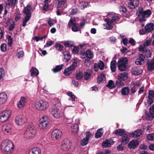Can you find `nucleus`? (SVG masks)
I'll return each instance as SVG.
<instances>
[{"mask_svg":"<svg viewBox=\"0 0 154 154\" xmlns=\"http://www.w3.org/2000/svg\"><path fill=\"white\" fill-rule=\"evenodd\" d=\"M14 146L13 142L10 140H5L2 143L0 149L1 151L8 154L11 153L14 150Z\"/></svg>","mask_w":154,"mask_h":154,"instance_id":"nucleus-1","label":"nucleus"},{"mask_svg":"<svg viewBox=\"0 0 154 154\" xmlns=\"http://www.w3.org/2000/svg\"><path fill=\"white\" fill-rule=\"evenodd\" d=\"M36 130L32 123H29L25 132L24 137L28 139L33 137L36 133Z\"/></svg>","mask_w":154,"mask_h":154,"instance_id":"nucleus-2","label":"nucleus"},{"mask_svg":"<svg viewBox=\"0 0 154 154\" xmlns=\"http://www.w3.org/2000/svg\"><path fill=\"white\" fill-rule=\"evenodd\" d=\"M128 59L126 57H122L119 59L117 64L118 69L120 71H124L127 69Z\"/></svg>","mask_w":154,"mask_h":154,"instance_id":"nucleus-3","label":"nucleus"},{"mask_svg":"<svg viewBox=\"0 0 154 154\" xmlns=\"http://www.w3.org/2000/svg\"><path fill=\"white\" fill-rule=\"evenodd\" d=\"M35 106L37 110L45 111L48 107V104L46 101L42 100L36 102Z\"/></svg>","mask_w":154,"mask_h":154,"instance_id":"nucleus-4","label":"nucleus"},{"mask_svg":"<svg viewBox=\"0 0 154 154\" xmlns=\"http://www.w3.org/2000/svg\"><path fill=\"white\" fill-rule=\"evenodd\" d=\"M11 114L10 110H4L0 113V122H3L8 119Z\"/></svg>","mask_w":154,"mask_h":154,"instance_id":"nucleus-5","label":"nucleus"},{"mask_svg":"<svg viewBox=\"0 0 154 154\" xmlns=\"http://www.w3.org/2000/svg\"><path fill=\"white\" fill-rule=\"evenodd\" d=\"M27 121L26 116L23 115H18L15 119L16 123L18 125H21L25 123Z\"/></svg>","mask_w":154,"mask_h":154,"instance_id":"nucleus-6","label":"nucleus"},{"mask_svg":"<svg viewBox=\"0 0 154 154\" xmlns=\"http://www.w3.org/2000/svg\"><path fill=\"white\" fill-rule=\"evenodd\" d=\"M62 135V131L58 129H55L51 133V137L54 140H59L61 138Z\"/></svg>","mask_w":154,"mask_h":154,"instance_id":"nucleus-7","label":"nucleus"},{"mask_svg":"<svg viewBox=\"0 0 154 154\" xmlns=\"http://www.w3.org/2000/svg\"><path fill=\"white\" fill-rule=\"evenodd\" d=\"M139 5V0H129L128 7L131 10L135 9Z\"/></svg>","mask_w":154,"mask_h":154,"instance_id":"nucleus-8","label":"nucleus"},{"mask_svg":"<svg viewBox=\"0 0 154 154\" xmlns=\"http://www.w3.org/2000/svg\"><path fill=\"white\" fill-rule=\"evenodd\" d=\"M60 108V107H58L51 109L52 114L54 118L59 119L62 116V113Z\"/></svg>","mask_w":154,"mask_h":154,"instance_id":"nucleus-9","label":"nucleus"},{"mask_svg":"<svg viewBox=\"0 0 154 154\" xmlns=\"http://www.w3.org/2000/svg\"><path fill=\"white\" fill-rule=\"evenodd\" d=\"M12 128V125L8 123L4 125L2 127V130L4 134H8L11 133Z\"/></svg>","mask_w":154,"mask_h":154,"instance_id":"nucleus-10","label":"nucleus"},{"mask_svg":"<svg viewBox=\"0 0 154 154\" xmlns=\"http://www.w3.org/2000/svg\"><path fill=\"white\" fill-rule=\"evenodd\" d=\"M64 50L65 51L63 52V55L64 56L63 61L65 62H68L71 58L70 54L69 51L70 49L69 48L67 49L66 48H65Z\"/></svg>","mask_w":154,"mask_h":154,"instance_id":"nucleus-11","label":"nucleus"},{"mask_svg":"<svg viewBox=\"0 0 154 154\" xmlns=\"http://www.w3.org/2000/svg\"><path fill=\"white\" fill-rule=\"evenodd\" d=\"M151 14V12L150 10H146L143 11L141 15L142 17L139 19V21L140 22L145 21V17H149Z\"/></svg>","mask_w":154,"mask_h":154,"instance_id":"nucleus-12","label":"nucleus"},{"mask_svg":"<svg viewBox=\"0 0 154 154\" xmlns=\"http://www.w3.org/2000/svg\"><path fill=\"white\" fill-rule=\"evenodd\" d=\"M139 144V142L138 140H133L128 143V147L131 149H134L138 146Z\"/></svg>","mask_w":154,"mask_h":154,"instance_id":"nucleus-13","label":"nucleus"},{"mask_svg":"<svg viewBox=\"0 0 154 154\" xmlns=\"http://www.w3.org/2000/svg\"><path fill=\"white\" fill-rule=\"evenodd\" d=\"M61 149L63 151H66L69 149V142L67 140H65L62 143L60 146Z\"/></svg>","mask_w":154,"mask_h":154,"instance_id":"nucleus-14","label":"nucleus"},{"mask_svg":"<svg viewBox=\"0 0 154 154\" xmlns=\"http://www.w3.org/2000/svg\"><path fill=\"white\" fill-rule=\"evenodd\" d=\"M114 143V142L112 139H108L103 142L102 145V147L103 148H106L109 147L112 145H113Z\"/></svg>","mask_w":154,"mask_h":154,"instance_id":"nucleus-15","label":"nucleus"},{"mask_svg":"<svg viewBox=\"0 0 154 154\" xmlns=\"http://www.w3.org/2000/svg\"><path fill=\"white\" fill-rule=\"evenodd\" d=\"M120 140L122 142V144L125 145L127 144L129 142V136L126 134H124L121 136Z\"/></svg>","mask_w":154,"mask_h":154,"instance_id":"nucleus-16","label":"nucleus"},{"mask_svg":"<svg viewBox=\"0 0 154 154\" xmlns=\"http://www.w3.org/2000/svg\"><path fill=\"white\" fill-rule=\"evenodd\" d=\"M151 40H147L143 43V45H140L138 48L139 51H142L145 49L148 48L146 46H149L151 43Z\"/></svg>","mask_w":154,"mask_h":154,"instance_id":"nucleus-17","label":"nucleus"},{"mask_svg":"<svg viewBox=\"0 0 154 154\" xmlns=\"http://www.w3.org/2000/svg\"><path fill=\"white\" fill-rule=\"evenodd\" d=\"M131 72L132 75H138L142 73V70L139 67H135L132 69Z\"/></svg>","mask_w":154,"mask_h":154,"instance_id":"nucleus-18","label":"nucleus"},{"mask_svg":"<svg viewBox=\"0 0 154 154\" xmlns=\"http://www.w3.org/2000/svg\"><path fill=\"white\" fill-rule=\"evenodd\" d=\"M31 7V5L29 4L24 8L23 11V13L26 14V16L31 17V12L30 11Z\"/></svg>","mask_w":154,"mask_h":154,"instance_id":"nucleus-19","label":"nucleus"},{"mask_svg":"<svg viewBox=\"0 0 154 154\" xmlns=\"http://www.w3.org/2000/svg\"><path fill=\"white\" fill-rule=\"evenodd\" d=\"M26 102V99L24 97L21 98L20 100L17 103V106L20 108H22L25 105Z\"/></svg>","mask_w":154,"mask_h":154,"instance_id":"nucleus-20","label":"nucleus"},{"mask_svg":"<svg viewBox=\"0 0 154 154\" xmlns=\"http://www.w3.org/2000/svg\"><path fill=\"white\" fill-rule=\"evenodd\" d=\"M28 154H41V150L39 148L34 147L29 150Z\"/></svg>","mask_w":154,"mask_h":154,"instance_id":"nucleus-21","label":"nucleus"},{"mask_svg":"<svg viewBox=\"0 0 154 154\" xmlns=\"http://www.w3.org/2000/svg\"><path fill=\"white\" fill-rule=\"evenodd\" d=\"M142 133V131L140 129H139L136 130L134 132H132L130 133V136L131 137L137 138L140 137Z\"/></svg>","mask_w":154,"mask_h":154,"instance_id":"nucleus-22","label":"nucleus"},{"mask_svg":"<svg viewBox=\"0 0 154 154\" xmlns=\"http://www.w3.org/2000/svg\"><path fill=\"white\" fill-rule=\"evenodd\" d=\"M81 54L83 55H85L88 58L92 59L93 57V53L90 50H88L86 52L82 53L81 52Z\"/></svg>","mask_w":154,"mask_h":154,"instance_id":"nucleus-23","label":"nucleus"},{"mask_svg":"<svg viewBox=\"0 0 154 154\" xmlns=\"http://www.w3.org/2000/svg\"><path fill=\"white\" fill-rule=\"evenodd\" d=\"M7 99V95L5 93L0 94V104H3L4 103Z\"/></svg>","mask_w":154,"mask_h":154,"instance_id":"nucleus-24","label":"nucleus"},{"mask_svg":"<svg viewBox=\"0 0 154 154\" xmlns=\"http://www.w3.org/2000/svg\"><path fill=\"white\" fill-rule=\"evenodd\" d=\"M147 69L149 71L154 70V58L152 59L150 62L147 63Z\"/></svg>","mask_w":154,"mask_h":154,"instance_id":"nucleus-25","label":"nucleus"},{"mask_svg":"<svg viewBox=\"0 0 154 154\" xmlns=\"http://www.w3.org/2000/svg\"><path fill=\"white\" fill-rule=\"evenodd\" d=\"M31 76L32 77H36L39 74L38 70L36 68L32 67L30 70Z\"/></svg>","mask_w":154,"mask_h":154,"instance_id":"nucleus-26","label":"nucleus"},{"mask_svg":"<svg viewBox=\"0 0 154 154\" xmlns=\"http://www.w3.org/2000/svg\"><path fill=\"white\" fill-rule=\"evenodd\" d=\"M130 89L128 87H125L122 88L121 90V93L122 95H126L128 94Z\"/></svg>","mask_w":154,"mask_h":154,"instance_id":"nucleus-27","label":"nucleus"},{"mask_svg":"<svg viewBox=\"0 0 154 154\" xmlns=\"http://www.w3.org/2000/svg\"><path fill=\"white\" fill-rule=\"evenodd\" d=\"M139 51L142 52L143 54H145V56L147 58L151 56L152 53L148 48L145 49L143 50Z\"/></svg>","mask_w":154,"mask_h":154,"instance_id":"nucleus-28","label":"nucleus"},{"mask_svg":"<svg viewBox=\"0 0 154 154\" xmlns=\"http://www.w3.org/2000/svg\"><path fill=\"white\" fill-rule=\"evenodd\" d=\"M128 78V75L125 72H123L120 74L118 76V79L123 81H125L127 80Z\"/></svg>","mask_w":154,"mask_h":154,"instance_id":"nucleus-29","label":"nucleus"},{"mask_svg":"<svg viewBox=\"0 0 154 154\" xmlns=\"http://www.w3.org/2000/svg\"><path fill=\"white\" fill-rule=\"evenodd\" d=\"M71 128V131L72 133H76L79 129V125L77 124H74L72 125Z\"/></svg>","mask_w":154,"mask_h":154,"instance_id":"nucleus-30","label":"nucleus"},{"mask_svg":"<svg viewBox=\"0 0 154 154\" xmlns=\"http://www.w3.org/2000/svg\"><path fill=\"white\" fill-rule=\"evenodd\" d=\"M116 61L115 60H112L110 63V69L112 72L116 71Z\"/></svg>","mask_w":154,"mask_h":154,"instance_id":"nucleus-31","label":"nucleus"},{"mask_svg":"<svg viewBox=\"0 0 154 154\" xmlns=\"http://www.w3.org/2000/svg\"><path fill=\"white\" fill-rule=\"evenodd\" d=\"M106 86L110 89H112L116 87L114 82L112 80H109L107 84L106 85Z\"/></svg>","mask_w":154,"mask_h":154,"instance_id":"nucleus-32","label":"nucleus"},{"mask_svg":"<svg viewBox=\"0 0 154 154\" xmlns=\"http://www.w3.org/2000/svg\"><path fill=\"white\" fill-rule=\"evenodd\" d=\"M47 122H44L41 121L39 124V127L42 130L46 129L49 124Z\"/></svg>","mask_w":154,"mask_h":154,"instance_id":"nucleus-33","label":"nucleus"},{"mask_svg":"<svg viewBox=\"0 0 154 154\" xmlns=\"http://www.w3.org/2000/svg\"><path fill=\"white\" fill-rule=\"evenodd\" d=\"M154 27V25L153 23H151L149 26L146 25L144 28L146 29L147 33L151 32L153 30Z\"/></svg>","mask_w":154,"mask_h":154,"instance_id":"nucleus-34","label":"nucleus"},{"mask_svg":"<svg viewBox=\"0 0 154 154\" xmlns=\"http://www.w3.org/2000/svg\"><path fill=\"white\" fill-rule=\"evenodd\" d=\"M63 64L57 66L55 67L52 69L54 73H56L60 71L63 68Z\"/></svg>","mask_w":154,"mask_h":154,"instance_id":"nucleus-35","label":"nucleus"},{"mask_svg":"<svg viewBox=\"0 0 154 154\" xmlns=\"http://www.w3.org/2000/svg\"><path fill=\"white\" fill-rule=\"evenodd\" d=\"M105 75L103 73H101L98 75L97 78V82L100 84L101 82H103L104 80Z\"/></svg>","mask_w":154,"mask_h":154,"instance_id":"nucleus-36","label":"nucleus"},{"mask_svg":"<svg viewBox=\"0 0 154 154\" xmlns=\"http://www.w3.org/2000/svg\"><path fill=\"white\" fill-rule=\"evenodd\" d=\"M66 0H57V5L58 8L63 7L65 4Z\"/></svg>","mask_w":154,"mask_h":154,"instance_id":"nucleus-37","label":"nucleus"},{"mask_svg":"<svg viewBox=\"0 0 154 154\" xmlns=\"http://www.w3.org/2000/svg\"><path fill=\"white\" fill-rule=\"evenodd\" d=\"M63 44L66 47L72 48L73 46L74 43L72 42L69 41H64Z\"/></svg>","mask_w":154,"mask_h":154,"instance_id":"nucleus-38","label":"nucleus"},{"mask_svg":"<svg viewBox=\"0 0 154 154\" xmlns=\"http://www.w3.org/2000/svg\"><path fill=\"white\" fill-rule=\"evenodd\" d=\"M76 23V20L75 18H71L68 23V27L70 28L71 25L73 26L75 25H79V24Z\"/></svg>","mask_w":154,"mask_h":154,"instance_id":"nucleus-39","label":"nucleus"},{"mask_svg":"<svg viewBox=\"0 0 154 154\" xmlns=\"http://www.w3.org/2000/svg\"><path fill=\"white\" fill-rule=\"evenodd\" d=\"M103 129L100 128L98 129L95 135V137L96 138H98L101 137L103 134V132H102Z\"/></svg>","mask_w":154,"mask_h":154,"instance_id":"nucleus-40","label":"nucleus"},{"mask_svg":"<svg viewBox=\"0 0 154 154\" xmlns=\"http://www.w3.org/2000/svg\"><path fill=\"white\" fill-rule=\"evenodd\" d=\"M119 10L120 11V12H121L122 14H126L128 10L126 8L125 6L123 5H120L119 6Z\"/></svg>","mask_w":154,"mask_h":154,"instance_id":"nucleus-41","label":"nucleus"},{"mask_svg":"<svg viewBox=\"0 0 154 154\" xmlns=\"http://www.w3.org/2000/svg\"><path fill=\"white\" fill-rule=\"evenodd\" d=\"M124 130L122 129H119L115 131V134L117 136H121L124 134Z\"/></svg>","mask_w":154,"mask_h":154,"instance_id":"nucleus-42","label":"nucleus"},{"mask_svg":"<svg viewBox=\"0 0 154 154\" xmlns=\"http://www.w3.org/2000/svg\"><path fill=\"white\" fill-rule=\"evenodd\" d=\"M31 17L27 16H26L24 17V18L23 20V26L25 27L26 25V23L30 19Z\"/></svg>","mask_w":154,"mask_h":154,"instance_id":"nucleus-43","label":"nucleus"},{"mask_svg":"<svg viewBox=\"0 0 154 154\" xmlns=\"http://www.w3.org/2000/svg\"><path fill=\"white\" fill-rule=\"evenodd\" d=\"M97 66L98 68L101 70H103L104 67V64L103 61L100 60L98 63H97Z\"/></svg>","mask_w":154,"mask_h":154,"instance_id":"nucleus-44","label":"nucleus"},{"mask_svg":"<svg viewBox=\"0 0 154 154\" xmlns=\"http://www.w3.org/2000/svg\"><path fill=\"white\" fill-rule=\"evenodd\" d=\"M154 118V113L152 112H149L146 115V119L149 120H151Z\"/></svg>","mask_w":154,"mask_h":154,"instance_id":"nucleus-45","label":"nucleus"},{"mask_svg":"<svg viewBox=\"0 0 154 154\" xmlns=\"http://www.w3.org/2000/svg\"><path fill=\"white\" fill-rule=\"evenodd\" d=\"M56 49L58 51H61L63 50V46L60 43H57L55 46Z\"/></svg>","mask_w":154,"mask_h":154,"instance_id":"nucleus-46","label":"nucleus"},{"mask_svg":"<svg viewBox=\"0 0 154 154\" xmlns=\"http://www.w3.org/2000/svg\"><path fill=\"white\" fill-rule=\"evenodd\" d=\"M17 2V0H8L7 3L5 2L6 5H15Z\"/></svg>","mask_w":154,"mask_h":154,"instance_id":"nucleus-47","label":"nucleus"},{"mask_svg":"<svg viewBox=\"0 0 154 154\" xmlns=\"http://www.w3.org/2000/svg\"><path fill=\"white\" fill-rule=\"evenodd\" d=\"M67 94L69 97L70 98H69V100H72V101H75V96L71 92L68 91L67 93Z\"/></svg>","mask_w":154,"mask_h":154,"instance_id":"nucleus-48","label":"nucleus"},{"mask_svg":"<svg viewBox=\"0 0 154 154\" xmlns=\"http://www.w3.org/2000/svg\"><path fill=\"white\" fill-rule=\"evenodd\" d=\"M143 7H140L139 8L138 10L137 11L136 13V15L138 16L142 15L143 11Z\"/></svg>","mask_w":154,"mask_h":154,"instance_id":"nucleus-49","label":"nucleus"},{"mask_svg":"<svg viewBox=\"0 0 154 154\" xmlns=\"http://www.w3.org/2000/svg\"><path fill=\"white\" fill-rule=\"evenodd\" d=\"M146 98H147L146 103L148 105V106H149L153 103V98H152V97H149V96H147Z\"/></svg>","mask_w":154,"mask_h":154,"instance_id":"nucleus-50","label":"nucleus"},{"mask_svg":"<svg viewBox=\"0 0 154 154\" xmlns=\"http://www.w3.org/2000/svg\"><path fill=\"white\" fill-rule=\"evenodd\" d=\"M75 77L78 80L81 79L83 77V73L81 72H79L76 74Z\"/></svg>","mask_w":154,"mask_h":154,"instance_id":"nucleus-51","label":"nucleus"},{"mask_svg":"<svg viewBox=\"0 0 154 154\" xmlns=\"http://www.w3.org/2000/svg\"><path fill=\"white\" fill-rule=\"evenodd\" d=\"M8 39V44L9 47H11L12 43V38L10 35H8L7 36Z\"/></svg>","mask_w":154,"mask_h":154,"instance_id":"nucleus-52","label":"nucleus"},{"mask_svg":"<svg viewBox=\"0 0 154 154\" xmlns=\"http://www.w3.org/2000/svg\"><path fill=\"white\" fill-rule=\"evenodd\" d=\"M81 7L82 9H85L88 6V3L87 2H81Z\"/></svg>","mask_w":154,"mask_h":154,"instance_id":"nucleus-53","label":"nucleus"},{"mask_svg":"<svg viewBox=\"0 0 154 154\" xmlns=\"http://www.w3.org/2000/svg\"><path fill=\"white\" fill-rule=\"evenodd\" d=\"M89 141V140L85 138H84L81 142V144L82 146H85L87 145Z\"/></svg>","mask_w":154,"mask_h":154,"instance_id":"nucleus-54","label":"nucleus"},{"mask_svg":"<svg viewBox=\"0 0 154 154\" xmlns=\"http://www.w3.org/2000/svg\"><path fill=\"white\" fill-rule=\"evenodd\" d=\"M1 51L2 52H5L7 50V45L6 44L3 43L0 46Z\"/></svg>","mask_w":154,"mask_h":154,"instance_id":"nucleus-55","label":"nucleus"},{"mask_svg":"<svg viewBox=\"0 0 154 154\" xmlns=\"http://www.w3.org/2000/svg\"><path fill=\"white\" fill-rule=\"evenodd\" d=\"M72 73V72L69 70L68 68L65 69L63 72L64 75L66 76L69 75Z\"/></svg>","mask_w":154,"mask_h":154,"instance_id":"nucleus-56","label":"nucleus"},{"mask_svg":"<svg viewBox=\"0 0 154 154\" xmlns=\"http://www.w3.org/2000/svg\"><path fill=\"white\" fill-rule=\"evenodd\" d=\"M91 75V74L88 73L87 72H86L84 73L83 77H84V79L85 80H87L90 78Z\"/></svg>","mask_w":154,"mask_h":154,"instance_id":"nucleus-57","label":"nucleus"},{"mask_svg":"<svg viewBox=\"0 0 154 154\" xmlns=\"http://www.w3.org/2000/svg\"><path fill=\"white\" fill-rule=\"evenodd\" d=\"M147 139L149 141L154 140V134H149L147 137Z\"/></svg>","mask_w":154,"mask_h":154,"instance_id":"nucleus-58","label":"nucleus"},{"mask_svg":"<svg viewBox=\"0 0 154 154\" xmlns=\"http://www.w3.org/2000/svg\"><path fill=\"white\" fill-rule=\"evenodd\" d=\"M78 11V9L77 8H72L70 12V14L72 15H74L76 14Z\"/></svg>","mask_w":154,"mask_h":154,"instance_id":"nucleus-59","label":"nucleus"},{"mask_svg":"<svg viewBox=\"0 0 154 154\" xmlns=\"http://www.w3.org/2000/svg\"><path fill=\"white\" fill-rule=\"evenodd\" d=\"M79 28V25H75L73 26L72 28V30L73 31L76 32L78 31Z\"/></svg>","mask_w":154,"mask_h":154,"instance_id":"nucleus-60","label":"nucleus"},{"mask_svg":"<svg viewBox=\"0 0 154 154\" xmlns=\"http://www.w3.org/2000/svg\"><path fill=\"white\" fill-rule=\"evenodd\" d=\"M138 88H137L136 86H133L131 87V94L134 93L137 91L138 89Z\"/></svg>","mask_w":154,"mask_h":154,"instance_id":"nucleus-61","label":"nucleus"},{"mask_svg":"<svg viewBox=\"0 0 154 154\" xmlns=\"http://www.w3.org/2000/svg\"><path fill=\"white\" fill-rule=\"evenodd\" d=\"M41 121L45 122H47V123H49V119L47 116H43L42 118V119L41 120Z\"/></svg>","mask_w":154,"mask_h":154,"instance_id":"nucleus-62","label":"nucleus"},{"mask_svg":"<svg viewBox=\"0 0 154 154\" xmlns=\"http://www.w3.org/2000/svg\"><path fill=\"white\" fill-rule=\"evenodd\" d=\"M71 63L72 64L71 66H72L75 67H76L77 65V62L76 60L75 59L73 58L71 60Z\"/></svg>","mask_w":154,"mask_h":154,"instance_id":"nucleus-63","label":"nucleus"},{"mask_svg":"<svg viewBox=\"0 0 154 154\" xmlns=\"http://www.w3.org/2000/svg\"><path fill=\"white\" fill-rule=\"evenodd\" d=\"M72 53L75 54H77L79 51V48L78 47L75 46L72 50Z\"/></svg>","mask_w":154,"mask_h":154,"instance_id":"nucleus-64","label":"nucleus"}]
</instances>
